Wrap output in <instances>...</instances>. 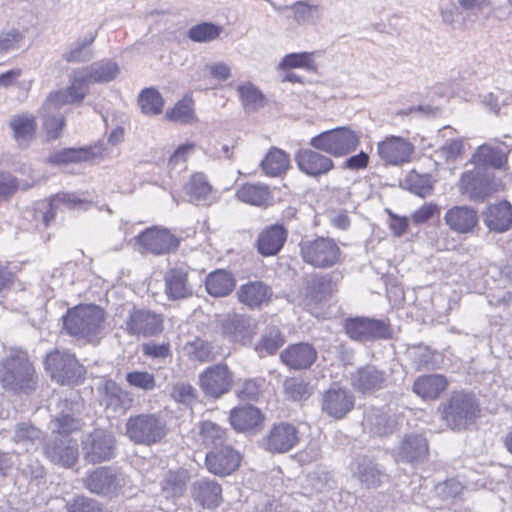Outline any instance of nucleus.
Returning <instances> with one entry per match:
<instances>
[{
    "instance_id": "56",
    "label": "nucleus",
    "mask_w": 512,
    "mask_h": 512,
    "mask_svg": "<svg viewBox=\"0 0 512 512\" xmlns=\"http://www.w3.org/2000/svg\"><path fill=\"white\" fill-rule=\"evenodd\" d=\"M166 118L177 123H191L195 119L193 101L191 98H183L172 109L167 110Z\"/></svg>"
},
{
    "instance_id": "61",
    "label": "nucleus",
    "mask_w": 512,
    "mask_h": 512,
    "mask_svg": "<svg viewBox=\"0 0 512 512\" xmlns=\"http://www.w3.org/2000/svg\"><path fill=\"white\" fill-rule=\"evenodd\" d=\"M407 184L409 190L420 197H426L433 191V181L428 174L412 173L407 179Z\"/></svg>"
},
{
    "instance_id": "45",
    "label": "nucleus",
    "mask_w": 512,
    "mask_h": 512,
    "mask_svg": "<svg viewBox=\"0 0 512 512\" xmlns=\"http://www.w3.org/2000/svg\"><path fill=\"white\" fill-rule=\"evenodd\" d=\"M205 286L210 295L223 297L233 290L235 279L231 273L224 270H217L208 275Z\"/></svg>"
},
{
    "instance_id": "38",
    "label": "nucleus",
    "mask_w": 512,
    "mask_h": 512,
    "mask_svg": "<svg viewBox=\"0 0 512 512\" xmlns=\"http://www.w3.org/2000/svg\"><path fill=\"white\" fill-rule=\"evenodd\" d=\"M90 84H102L113 81L119 74L118 64L111 59H102L90 65L80 67Z\"/></svg>"
},
{
    "instance_id": "36",
    "label": "nucleus",
    "mask_w": 512,
    "mask_h": 512,
    "mask_svg": "<svg viewBox=\"0 0 512 512\" xmlns=\"http://www.w3.org/2000/svg\"><path fill=\"white\" fill-rule=\"evenodd\" d=\"M47 106V99L42 104L39 115L42 120V127L47 140H55L60 137L65 126L64 116L61 112V106L53 101L52 105Z\"/></svg>"
},
{
    "instance_id": "19",
    "label": "nucleus",
    "mask_w": 512,
    "mask_h": 512,
    "mask_svg": "<svg viewBox=\"0 0 512 512\" xmlns=\"http://www.w3.org/2000/svg\"><path fill=\"white\" fill-rule=\"evenodd\" d=\"M44 453L51 462L64 467H71L78 459V444L75 440L63 436H54L45 445Z\"/></svg>"
},
{
    "instance_id": "12",
    "label": "nucleus",
    "mask_w": 512,
    "mask_h": 512,
    "mask_svg": "<svg viewBox=\"0 0 512 512\" xmlns=\"http://www.w3.org/2000/svg\"><path fill=\"white\" fill-rule=\"evenodd\" d=\"M299 431L290 423L275 424L263 438L264 449L271 453H286L299 443Z\"/></svg>"
},
{
    "instance_id": "58",
    "label": "nucleus",
    "mask_w": 512,
    "mask_h": 512,
    "mask_svg": "<svg viewBox=\"0 0 512 512\" xmlns=\"http://www.w3.org/2000/svg\"><path fill=\"white\" fill-rule=\"evenodd\" d=\"M67 512H108V510L95 499L85 496H76L66 503Z\"/></svg>"
},
{
    "instance_id": "52",
    "label": "nucleus",
    "mask_w": 512,
    "mask_h": 512,
    "mask_svg": "<svg viewBox=\"0 0 512 512\" xmlns=\"http://www.w3.org/2000/svg\"><path fill=\"white\" fill-rule=\"evenodd\" d=\"M138 103L145 115H158L162 112L164 100L161 94L154 88L144 89L139 97Z\"/></svg>"
},
{
    "instance_id": "47",
    "label": "nucleus",
    "mask_w": 512,
    "mask_h": 512,
    "mask_svg": "<svg viewBox=\"0 0 512 512\" xmlns=\"http://www.w3.org/2000/svg\"><path fill=\"white\" fill-rule=\"evenodd\" d=\"M237 198L244 203L262 206L267 204L270 198L268 186L264 184H244L236 192Z\"/></svg>"
},
{
    "instance_id": "2",
    "label": "nucleus",
    "mask_w": 512,
    "mask_h": 512,
    "mask_svg": "<svg viewBox=\"0 0 512 512\" xmlns=\"http://www.w3.org/2000/svg\"><path fill=\"white\" fill-rule=\"evenodd\" d=\"M126 436L135 444L151 446L159 443L168 432L165 419L158 413L130 416L125 424Z\"/></svg>"
},
{
    "instance_id": "14",
    "label": "nucleus",
    "mask_w": 512,
    "mask_h": 512,
    "mask_svg": "<svg viewBox=\"0 0 512 512\" xmlns=\"http://www.w3.org/2000/svg\"><path fill=\"white\" fill-rule=\"evenodd\" d=\"M223 336L230 342L246 345L256 334L254 320L242 314L227 315L221 321Z\"/></svg>"
},
{
    "instance_id": "27",
    "label": "nucleus",
    "mask_w": 512,
    "mask_h": 512,
    "mask_svg": "<svg viewBox=\"0 0 512 512\" xmlns=\"http://www.w3.org/2000/svg\"><path fill=\"white\" fill-rule=\"evenodd\" d=\"M509 152L510 148L504 143H485L477 148L472 162L477 166L500 169L506 164Z\"/></svg>"
},
{
    "instance_id": "22",
    "label": "nucleus",
    "mask_w": 512,
    "mask_h": 512,
    "mask_svg": "<svg viewBox=\"0 0 512 512\" xmlns=\"http://www.w3.org/2000/svg\"><path fill=\"white\" fill-rule=\"evenodd\" d=\"M389 375L375 365H365L352 376L353 387L361 393H373L387 387Z\"/></svg>"
},
{
    "instance_id": "46",
    "label": "nucleus",
    "mask_w": 512,
    "mask_h": 512,
    "mask_svg": "<svg viewBox=\"0 0 512 512\" xmlns=\"http://www.w3.org/2000/svg\"><path fill=\"white\" fill-rule=\"evenodd\" d=\"M185 193L189 196V202L204 204L211 194L212 187L202 173H195L184 187Z\"/></svg>"
},
{
    "instance_id": "37",
    "label": "nucleus",
    "mask_w": 512,
    "mask_h": 512,
    "mask_svg": "<svg viewBox=\"0 0 512 512\" xmlns=\"http://www.w3.org/2000/svg\"><path fill=\"white\" fill-rule=\"evenodd\" d=\"M231 426L238 432L252 431L262 424L261 411L252 406L244 405L231 410L229 416Z\"/></svg>"
},
{
    "instance_id": "49",
    "label": "nucleus",
    "mask_w": 512,
    "mask_h": 512,
    "mask_svg": "<svg viewBox=\"0 0 512 512\" xmlns=\"http://www.w3.org/2000/svg\"><path fill=\"white\" fill-rule=\"evenodd\" d=\"M237 92L245 111L254 112L264 106V95L254 84H241L237 87Z\"/></svg>"
},
{
    "instance_id": "42",
    "label": "nucleus",
    "mask_w": 512,
    "mask_h": 512,
    "mask_svg": "<svg viewBox=\"0 0 512 512\" xmlns=\"http://www.w3.org/2000/svg\"><path fill=\"white\" fill-rule=\"evenodd\" d=\"M165 287L168 298L172 300L182 299L192 294L187 281V272L180 268H173L166 272Z\"/></svg>"
},
{
    "instance_id": "1",
    "label": "nucleus",
    "mask_w": 512,
    "mask_h": 512,
    "mask_svg": "<svg viewBox=\"0 0 512 512\" xmlns=\"http://www.w3.org/2000/svg\"><path fill=\"white\" fill-rule=\"evenodd\" d=\"M104 318V311L99 306L78 305L63 316L64 329L73 337L90 341L100 333Z\"/></svg>"
},
{
    "instance_id": "33",
    "label": "nucleus",
    "mask_w": 512,
    "mask_h": 512,
    "mask_svg": "<svg viewBox=\"0 0 512 512\" xmlns=\"http://www.w3.org/2000/svg\"><path fill=\"white\" fill-rule=\"evenodd\" d=\"M132 399L129 393L122 390L116 382L107 381L103 387L101 404L107 412L123 414L131 406Z\"/></svg>"
},
{
    "instance_id": "7",
    "label": "nucleus",
    "mask_w": 512,
    "mask_h": 512,
    "mask_svg": "<svg viewBox=\"0 0 512 512\" xmlns=\"http://www.w3.org/2000/svg\"><path fill=\"white\" fill-rule=\"evenodd\" d=\"M359 144L358 134L346 127L328 130L313 137L310 145L335 157L344 156Z\"/></svg>"
},
{
    "instance_id": "28",
    "label": "nucleus",
    "mask_w": 512,
    "mask_h": 512,
    "mask_svg": "<svg viewBox=\"0 0 512 512\" xmlns=\"http://www.w3.org/2000/svg\"><path fill=\"white\" fill-rule=\"evenodd\" d=\"M459 189L471 200H483L492 192L489 178L480 169L464 172L459 181Z\"/></svg>"
},
{
    "instance_id": "30",
    "label": "nucleus",
    "mask_w": 512,
    "mask_h": 512,
    "mask_svg": "<svg viewBox=\"0 0 512 512\" xmlns=\"http://www.w3.org/2000/svg\"><path fill=\"white\" fill-rule=\"evenodd\" d=\"M288 231L279 224H273L263 229L257 238L258 252L265 256L276 255L283 247Z\"/></svg>"
},
{
    "instance_id": "63",
    "label": "nucleus",
    "mask_w": 512,
    "mask_h": 512,
    "mask_svg": "<svg viewBox=\"0 0 512 512\" xmlns=\"http://www.w3.org/2000/svg\"><path fill=\"white\" fill-rule=\"evenodd\" d=\"M284 391L288 398L294 401L307 399L310 394L309 385L303 380L291 378L285 381Z\"/></svg>"
},
{
    "instance_id": "31",
    "label": "nucleus",
    "mask_w": 512,
    "mask_h": 512,
    "mask_svg": "<svg viewBox=\"0 0 512 512\" xmlns=\"http://www.w3.org/2000/svg\"><path fill=\"white\" fill-rule=\"evenodd\" d=\"M483 222L491 231H508L512 228V205L507 201L490 205L483 212Z\"/></svg>"
},
{
    "instance_id": "10",
    "label": "nucleus",
    "mask_w": 512,
    "mask_h": 512,
    "mask_svg": "<svg viewBox=\"0 0 512 512\" xmlns=\"http://www.w3.org/2000/svg\"><path fill=\"white\" fill-rule=\"evenodd\" d=\"M89 85L84 71L80 68L74 69L69 75V86L51 93L47 97L46 107L51 106L53 101L61 107L66 104L81 103L88 94Z\"/></svg>"
},
{
    "instance_id": "5",
    "label": "nucleus",
    "mask_w": 512,
    "mask_h": 512,
    "mask_svg": "<svg viewBox=\"0 0 512 512\" xmlns=\"http://www.w3.org/2000/svg\"><path fill=\"white\" fill-rule=\"evenodd\" d=\"M480 409L476 399L468 393H454L443 406V418L452 429H467L479 417Z\"/></svg>"
},
{
    "instance_id": "55",
    "label": "nucleus",
    "mask_w": 512,
    "mask_h": 512,
    "mask_svg": "<svg viewBox=\"0 0 512 512\" xmlns=\"http://www.w3.org/2000/svg\"><path fill=\"white\" fill-rule=\"evenodd\" d=\"M284 344V339L277 328L269 329L262 335L260 341L256 344L255 350L260 357L272 355Z\"/></svg>"
},
{
    "instance_id": "3",
    "label": "nucleus",
    "mask_w": 512,
    "mask_h": 512,
    "mask_svg": "<svg viewBox=\"0 0 512 512\" xmlns=\"http://www.w3.org/2000/svg\"><path fill=\"white\" fill-rule=\"evenodd\" d=\"M0 382L15 392L34 390L35 370L24 354H12L0 363Z\"/></svg>"
},
{
    "instance_id": "34",
    "label": "nucleus",
    "mask_w": 512,
    "mask_h": 512,
    "mask_svg": "<svg viewBox=\"0 0 512 512\" xmlns=\"http://www.w3.org/2000/svg\"><path fill=\"white\" fill-rule=\"evenodd\" d=\"M428 454L427 440L418 434L406 436L395 450L397 461L413 463L423 459Z\"/></svg>"
},
{
    "instance_id": "23",
    "label": "nucleus",
    "mask_w": 512,
    "mask_h": 512,
    "mask_svg": "<svg viewBox=\"0 0 512 512\" xmlns=\"http://www.w3.org/2000/svg\"><path fill=\"white\" fill-rule=\"evenodd\" d=\"M81 403L78 401L64 400L58 404L59 415L51 422V429L56 436L67 435L73 431L79 430L81 421L76 415L81 410Z\"/></svg>"
},
{
    "instance_id": "18",
    "label": "nucleus",
    "mask_w": 512,
    "mask_h": 512,
    "mask_svg": "<svg viewBox=\"0 0 512 512\" xmlns=\"http://www.w3.org/2000/svg\"><path fill=\"white\" fill-rule=\"evenodd\" d=\"M240 460V455L236 450L231 446H224L207 453L205 464L210 473L225 476L239 467Z\"/></svg>"
},
{
    "instance_id": "4",
    "label": "nucleus",
    "mask_w": 512,
    "mask_h": 512,
    "mask_svg": "<svg viewBox=\"0 0 512 512\" xmlns=\"http://www.w3.org/2000/svg\"><path fill=\"white\" fill-rule=\"evenodd\" d=\"M128 483L129 478L124 473L106 466L87 471L83 478V486L91 494L110 499L122 494Z\"/></svg>"
},
{
    "instance_id": "40",
    "label": "nucleus",
    "mask_w": 512,
    "mask_h": 512,
    "mask_svg": "<svg viewBox=\"0 0 512 512\" xmlns=\"http://www.w3.org/2000/svg\"><path fill=\"white\" fill-rule=\"evenodd\" d=\"M447 380L440 374L421 376L413 384V392L425 400L436 399L447 387Z\"/></svg>"
},
{
    "instance_id": "53",
    "label": "nucleus",
    "mask_w": 512,
    "mask_h": 512,
    "mask_svg": "<svg viewBox=\"0 0 512 512\" xmlns=\"http://www.w3.org/2000/svg\"><path fill=\"white\" fill-rule=\"evenodd\" d=\"M223 29L221 26L210 22H204L192 26L187 36L190 40L197 43H207L216 40L221 35Z\"/></svg>"
},
{
    "instance_id": "24",
    "label": "nucleus",
    "mask_w": 512,
    "mask_h": 512,
    "mask_svg": "<svg viewBox=\"0 0 512 512\" xmlns=\"http://www.w3.org/2000/svg\"><path fill=\"white\" fill-rule=\"evenodd\" d=\"M295 161L300 171L313 177L327 174L334 167L329 157L310 149L299 150L295 154Z\"/></svg>"
},
{
    "instance_id": "35",
    "label": "nucleus",
    "mask_w": 512,
    "mask_h": 512,
    "mask_svg": "<svg viewBox=\"0 0 512 512\" xmlns=\"http://www.w3.org/2000/svg\"><path fill=\"white\" fill-rule=\"evenodd\" d=\"M222 489L214 480L199 479L192 484L191 496L204 508H213L221 501Z\"/></svg>"
},
{
    "instance_id": "13",
    "label": "nucleus",
    "mask_w": 512,
    "mask_h": 512,
    "mask_svg": "<svg viewBox=\"0 0 512 512\" xmlns=\"http://www.w3.org/2000/svg\"><path fill=\"white\" fill-rule=\"evenodd\" d=\"M232 383L233 375L224 364L210 366L199 376L200 388L206 395L215 398L226 394Z\"/></svg>"
},
{
    "instance_id": "6",
    "label": "nucleus",
    "mask_w": 512,
    "mask_h": 512,
    "mask_svg": "<svg viewBox=\"0 0 512 512\" xmlns=\"http://www.w3.org/2000/svg\"><path fill=\"white\" fill-rule=\"evenodd\" d=\"M299 247L303 261L314 268H330L341 261V249L331 238L302 240Z\"/></svg>"
},
{
    "instance_id": "15",
    "label": "nucleus",
    "mask_w": 512,
    "mask_h": 512,
    "mask_svg": "<svg viewBox=\"0 0 512 512\" xmlns=\"http://www.w3.org/2000/svg\"><path fill=\"white\" fill-rule=\"evenodd\" d=\"M136 244L156 255L169 253L179 245V240L167 229L151 227L135 237Z\"/></svg>"
},
{
    "instance_id": "43",
    "label": "nucleus",
    "mask_w": 512,
    "mask_h": 512,
    "mask_svg": "<svg viewBox=\"0 0 512 512\" xmlns=\"http://www.w3.org/2000/svg\"><path fill=\"white\" fill-rule=\"evenodd\" d=\"M260 167L265 175L278 177L289 169V155L279 148L271 147L262 159Z\"/></svg>"
},
{
    "instance_id": "25",
    "label": "nucleus",
    "mask_w": 512,
    "mask_h": 512,
    "mask_svg": "<svg viewBox=\"0 0 512 512\" xmlns=\"http://www.w3.org/2000/svg\"><path fill=\"white\" fill-rule=\"evenodd\" d=\"M477 211L469 206H454L444 215L445 224L458 234H468L474 231L478 224Z\"/></svg>"
},
{
    "instance_id": "16",
    "label": "nucleus",
    "mask_w": 512,
    "mask_h": 512,
    "mask_svg": "<svg viewBox=\"0 0 512 512\" xmlns=\"http://www.w3.org/2000/svg\"><path fill=\"white\" fill-rule=\"evenodd\" d=\"M125 324L129 334L147 337L163 330V317L150 310H133Z\"/></svg>"
},
{
    "instance_id": "39",
    "label": "nucleus",
    "mask_w": 512,
    "mask_h": 512,
    "mask_svg": "<svg viewBox=\"0 0 512 512\" xmlns=\"http://www.w3.org/2000/svg\"><path fill=\"white\" fill-rule=\"evenodd\" d=\"M97 37V31L89 32L74 41L63 53V59L68 63L88 62L95 57L92 45Z\"/></svg>"
},
{
    "instance_id": "9",
    "label": "nucleus",
    "mask_w": 512,
    "mask_h": 512,
    "mask_svg": "<svg viewBox=\"0 0 512 512\" xmlns=\"http://www.w3.org/2000/svg\"><path fill=\"white\" fill-rule=\"evenodd\" d=\"M345 330L351 339L358 342L387 339L390 336V328L386 322L365 317L346 320Z\"/></svg>"
},
{
    "instance_id": "44",
    "label": "nucleus",
    "mask_w": 512,
    "mask_h": 512,
    "mask_svg": "<svg viewBox=\"0 0 512 512\" xmlns=\"http://www.w3.org/2000/svg\"><path fill=\"white\" fill-rule=\"evenodd\" d=\"M352 471L368 487L379 485L385 477L377 465L366 456L355 459L352 464Z\"/></svg>"
},
{
    "instance_id": "50",
    "label": "nucleus",
    "mask_w": 512,
    "mask_h": 512,
    "mask_svg": "<svg viewBox=\"0 0 512 512\" xmlns=\"http://www.w3.org/2000/svg\"><path fill=\"white\" fill-rule=\"evenodd\" d=\"M315 52H298L285 55L279 62L277 69L286 70L301 68L307 71H315L316 64L314 61Z\"/></svg>"
},
{
    "instance_id": "62",
    "label": "nucleus",
    "mask_w": 512,
    "mask_h": 512,
    "mask_svg": "<svg viewBox=\"0 0 512 512\" xmlns=\"http://www.w3.org/2000/svg\"><path fill=\"white\" fill-rule=\"evenodd\" d=\"M126 381L130 386L146 392L152 391L156 387L155 376L148 371H131L126 374Z\"/></svg>"
},
{
    "instance_id": "20",
    "label": "nucleus",
    "mask_w": 512,
    "mask_h": 512,
    "mask_svg": "<svg viewBox=\"0 0 512 512\" xmlns=\"http://www.w3.org/2000/svg\"><path fill=\"white\" fill-rule=\"evenodd\" d=\"M355 398L346 388L333 386L323 395L322 410L329 416L341 419L354 407Z\"/></svg>"
},
{
    "instance_id": "48",
    "label": "nucleus",
    "mask_w": 512,
    "mask_h": 512,
    "mask_svg": "<svg viewBox=\"0 0 512 512\" xmlns=\"http://www.w3.org/2000/svg\"><path fill=\"white\" fill-rule=\"evenodd\" d=\"M199 440L206 447L218 448L226 440V430L212 421H203L199 425Z\"/></svg>"
},
{
    "instance_id": "21",
    "label": "nucleus",
    "mask_w": 512,
    "mask_h": 512,
    "mask_svg": "<svg viewBox=\"0 0 512 512\" xmlns=\"http://www.w3.org/2000/svg\"><path fill=\"white\" fill-rule=\"evenodd\" d=\"M377 151L380 158L386 163L400 165L409 161L414 147L402 137L389 136L378 143Z\"/></svg>"
},
{
    "instance_id": "17",
    "label": "nucleus",
    "mask_w": 512,
    "mask_h": 512,
    "mask_svg": "<svg viewBox=\"0 0 512 512\" xmlns=\"http://www.w3.org/2000/svg\"><path fill=\"white\" fill-rule=\"evenodd\" d=\"M63 205L69 209L83 208L87 209L89 202L82 200L74 193H58L50 201H43L38 204L35 211V218H40L45 227L49 226L55 218V211Z\"/></svg>"
},
{
    "instance_id": "41",
    "label": "nucleus",
    "mask_w": 512,
    "mask_h": 512,
    "mask_svg": "<svg viewBox=\"0 0 512 512\" xmlns=\"http://www.w3.org/2000/svg\"><path fill=\"white\" fill-rule=\"evenodd\" d=\"M302 487L304 493L308 496L327 494L336 488V481L329 471L317 469L306 476Z\"/></svg>"
},
{
    "instance_id": "59",
    "label": "nucleus",
    "mask_w": 512,
    "mask_h": 512,
    "mask_svg": "<svg viewBox=\"0 0 512 512\" xmlns=\"http://www.w3.org/2000/svg\"><path fill=\"white\" fill-rule=\"evenodd\" d=\"M89 159L88 151L84 149H62L54 152L48 157V162L51 164H66L70 162H82Z\"/></svg>"
},
{
    "instance_id": "51",
    "label": "nucleus",
    "mask_w": 512,
    "mask_h": 512,
    "mask_svg": "<svg viewBox=\"0 0 512 512\" xmlns=\"http://www.w3.org/2000/svg\"><path fill=\"white\" fill-rule=\"evenodd\" d=\"M186 480L185 471H169L161 484L164 496L166 498L182 496L185 491Z\"/></svg>"
},
{
    "instance_id": "57",
    "label": "nucleus",
    "mask_w": 512,
    "mask_h": 512,
    "mask_svg": "<svg viewBox=\"0 0 512 512\" xmlns=\"http://www.w3.org/2000/svg\"><path fill=\"white\" fill-rule=\"evenodd\" d=\"M183 350L192 361L206 362L211 359L212 355L209 343L199 338L186 343Z\"/></svg>"
},
{
    "instance_id": "29",
    "label": "nucleus",
    "mask_w": 512,
    "mask_h": 512,
    "mask_svg": "<svg viewBox=\"0 0 512 512\" xmlns=\"http://www.w3.org/2000/svg\"><path fill=\"white\" fill-rule=\"evenodd\" d=\"M13 138L20 148H27L36 136V118L33 114L24 112L13 115L9 120Z\"/></svg>"
},
{
    "instance_id": "64",
    "label": "nucleus",
    "mask_w": 512,
    "mask_h": 512,
    "mask_svg": "<svg viewBox=\"0 0 512 512\" xmlns=\"http://www.w3.org/2000/svg\"><path fill=\"white\" fill-rule=\"evenodd\" d=\"M364 421L371 426V432L378 435L388 434L394 428V421L384 414L367 415Z\"/></svg>"
},
{
    "instance_id": "32",
    "label": "nucleus",
    "mask_w": 512,
    "mask_h": 512,
    "mask_svg": "<svg viewBox=\"0 0 512 512\" xmlns=\"http://www.w3.org/2000/svg\"><path fill=\"white\" fill-rule=\"evenodd\" d=\"M239 301L251 309L267 305L272 296V290L261 281L243 284L237 291Z\"/></svg>"
},
{
    "instance_id": "8",
    "label": "nucleus",
    "mask_w": 512,
    "mask_h": 512,
    "mask_svg": "<svg viewBox=\"0 0 512 512\" xmlns=\"http://www.w3.org/2000/svg\"><path fill=\"white\" fill-rule=\"evenodd\" d=\"M45 369L53 380L62 385L77 382L85 373L84 367L73 354L60 350L47 355Z\"/></svg>"
},
{
    "instance_id": "26",
    "label": "nucleus",
    "mask_w": 512,
    "mask_h": 512,
    "mask_svg": "<svg viewBox=\"0 0 512 512\" xmlns=\"http://www.w3.org/2000/svg\"><path fill=\"white\" fill-rule=\"evenodd\" d=\"M280 358L288 367L295 370L307 369L317 359L316 349L309 343H297L281 352Z\"/></svg>"
},
{
    "instance_id": "60",
    "label": "nucleus",
    "mask_w": 512,
    "mask_h": 512,
    "mask_svg": "<svg viewBox=\"0 0 512 512\" xmlns=\"http://www.w3.org/2000/svg\"><path fill=\"white\" fill-rule=\"evenodd\" d=\"M18 471L30 479H40L45 475V469L41 463L30 455H22L18 459Z\"/></svg>"
},
{
    "instance_id": "11",
    "label": "nucleus",
    "mask_w": 512,
    "mask_h": 512,
    "mask_svg": "<svg viewBox=\"0 0 512 512\" xmlns=\"http://www.w3.org/2000/svg\"><path fill=\"white\" fill-rule=\"evenodd\" d=\"M84 457L88 462L99 463L112 458L115 449V438L112 434L97 429L83 441Z\"/></svg>"
},
{
    "instance_id": "54",
    "label": "nucleus",
    "mask_w": 512,
    "mask_h": 512,
    "mask_svg": "<svg viewBox=\"0 0 512 512\" xmlns=\"http://www.w3.org/2000/svg\"><path fill=\"white\" fill-rule=\"evenodd\" d=\"M14 439L17 444L23 445L27 451L36 450L42 441V435L38 428L22 423L17 425Z\"/></svg>"
}]
</instances>
